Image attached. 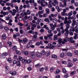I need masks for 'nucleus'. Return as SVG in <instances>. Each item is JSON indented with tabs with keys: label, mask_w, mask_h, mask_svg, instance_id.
Segmentation results:
<instances>
[{
	"label": "nucleus",
	"mask_w": 78,
	"mask_h": 78,
	"mask_svg": "<svg viewBox=\"0 0 78 78\" xmlns=\"http://www.w3.org/2000/svg\"><path fill=\"white\" fill-rule=\"evenodd\" d=\"M50 29H51L52 31L55 30V27H56V24L53 25V24L51 23L50 24Z\"/></svg>",
	"instance_id": "2"
},
{
	"label": "nucleus",
	"mask_w": 78,
	"mask_h": 78,
	"mask_svg": "<svg viewBox=\"0 0 78 78\" xmlns=\"http://www.w3.org/2000/svg\"><path fill=\"white\" fill-rule=\"evenodd\" d=\"M52 43H48V47H50V48H51V49H53V48H55V47H56V45H53V44H52Z\"/></svg>",
	"instance_id": "4"
},
{
	"label": "nucleus",
	"mask_w": 78,
	"mask_h": 78,
	"mask_svg": "<svg viewBox=\"0 0 78 78\" xmlns=\"http://www.w3.org/2000/svg\"><path fill=\"white\" fill-rule=\"evenodd\" d=\"M17 11V12L18 13H20V12H22V10L20 9H18Z\"/></svg>",
	"instance_id": "59"
},
{
	"label": "nucleus",
	"mask_w": 78,
	"mask_h": 78,
	"mask_svg": "<svg viewBox=\"0 0 78 78\" xmlns=\"http://www.w3.org/2000/svg\"><path fill=\"white\" fill-rule=\"evenodd\" d=\"M47 13H44L43 15V17H47V16H48V15L47 14Z\"/></svg>",
	"instance_id": "58"
},
{
	"label": "nucleus",
	"mask_w": 78,
	"mask_h": 78,
	"mask_svg": "<svg viewBox=\"0 0 78 78\" xmlns=\"http://www.w3.org/2000/svg\"><path fill=\"white\" fill-rule=\"evenodd\" d=\"M66 38L67 39L68 41H69V42L71 43H75V42L73 40V37H72L67 38L66 37Z\"/></svg>",
	"instance_id": "3"
},
{
	"label": "nucleus",
	"mask_w": 78,
	"mask_h": 78,
	"mask_svg": "<svg viewBox=\"0 0 78 78\" xmlns=\"http://www.w3.org/2000/svg\"><path fill=\"white\" fill-rule=\"evenodd\" d=\"M10 5L12 8H14V5H13V3H10Z\"/></svg>",
	"instance_id": "57"
},
{
	"label": "nucleus",
	"mask_w": 78,
	"mask_h": 78,
	"mask_svg": "<svg viewBox=\"0 0 78 78\" xmlns=\"http://www.w3.org/2000/svg\"><path fill=\"white\" fill-rule=\"evenodd\" d=\"M0 20H1V21H2V22H5V23L6 24H8V23H6V21H5L4 20L2 19L1 18H0Z\"/></svg>",
	"instance_id": "47"
},
{
	"label": "nucleus",
	"mask_w": 78,
	"mask_h": 78,
	"mask_svg": "<svg viewBox=\"0 0 78 78\" xmlns=\"http://www.w3.org/2000/svg\"><path fill=\"white\" fill-rule=\"evenodd\" d=\"M75 73H76V71H74L71 72V74L73 75H74V74H75Z\"/></svg>",
	"instance_id": "50"
},
{
	"label": "nucleus",
	"mask_w": 78,
	"mask_h": 78,
	"mask_svg": "<svg viewBox=\"0 0 78 78\" xmlns=\"http://www.w3.org/2000/svg\"><path fill=\"white\" fill-rule=\"evenodd\" d=\"M25 23L24 24V25L25 27H27L28 25V23H27L28 20L24 21Z\"/></svg>",
	"instance_id": "13"
},
{
	"label": "nucleus",
	"mask_w": 78,
	"mask_h": 78,
	"mask_svg": "<svg viewBox=\"0 0 78 78\" xmlns=\"http://www.w3.org/2000/svg\"><path fill=\"white\" fill-rule=\"evenodd\" d=\"M75 54L76 55H78V51H75Z\"/></svg>",
	"instance_id": "64"
},
{
	"label": "nucleus",
	"mask_w": 78,
	"mask_h": 78,
	"mask_svg": "<svg viewBox=\"0 0 78 78\" xmlns=\"http://www.w3.org/2000/svg\"><path fill=\"white\" fill-rule=\"evenodd\" d=\"M33 17L32 16H30L28 17V19L29 20H32Z\"/></svg>",
	"instance_id": "52"
},
{
	"label": "nucleus",
	"mask_w": 78,
	"mask_h": 78,
	"mask_svg": "<svg viewBox=\"0 0 78 78\" xmlns=\"http://www.w3.org/2000/svg\"><path fill=\"white\" fill-rule=\"evenodd\" d=\"M32 45V41L30 40V42L28 43L27 45V47H28V48H29V47H31Z\"/></svg>",
	"instance_id": "9"
},
{
	"label": "nucleus",
	"mask_w": 78,
	"mask_h": 78,
	"mask_svg": "<svg viewBox=\"0 0 78 78\" xmlns=\"http://www.w3.org/2000/svg\"><path fill=\"white\" fill-rule=\"evenodd\" d=\"M36 55L38 58H40L41 56V53L39 52H37L36 53Z\"/></svg>",
	"instance_id": "6"
},
{
	"label": "nucleus",
	"mask_w": 78,
	"mask_h": 78,
	"mask_svg": "<svg viewBox=\"0 0 78 78\" xmlns=\"http://www.w3.org/2000/svg\"><path fill=\"white\" fill-rule=\"evenodd\" d=\"M62 2L63 3H64L63 4L65 6H66V5H67V4L66 3H67V0H63V1Z\"/></svg>",
	"instance_id": "29"
},
{
	"label": "nucleus",
	"mask_w": 78,
	"mask_h": 78,
	"mask_svg": "<svg viewBox=\"0 0 78 78\" xmlns=\"http://www.w3.org/2000/svg\"><path fill=\"white\" fill-rule=\"evenodd\" d=\"M27 12L28 15H30V14H31V12H30L29 10H28L27 11Z\"/></svg>",
	"instance_id": "46"
},
{
	"label": "nucleus",
	"mask_w": 78,
	"mask_h": 78,
	"mask_svg": "<svg viewBox=\"0 0 78 78\" xmlns=\"http://www.w3.org/2000/svg\"><path fill=\"white\" fill-rule=\"evenodd\" d=\"M8 54L6 52H4L3 53L2 55V56H8Z\"/></svg>",
	"instance_id": "26"
},
{
	"label": "nucleus",
	"mask_w": 78,
	"mask_h": 78,
	"mask_svg": "<svg viewBox=\"0 0 78 78\" xmlns=\"http://www.w3.org/2000/svg\"><path fill=\"white\" fill-rule=\"evenodd\" d=\"M31 25L33 26V27L34 28H36V25L35 24H34L33 23L31 24Z\"/></svg>",
	"instance_id": "51"
},
{
	"label": "nucleus",
	"mask_w": 78,
	"mask_h": 78,
	"mask_svg": "<svg viewBox=\"0 0 78 78\" xmlns=\"http://www.w3.org/2000/svg\"><path fill=\"white\" fill-rule=\"evenodd\" d=\"M71 20H68L67 21L66 20H65V21H64V24H66V31H67L69 30V28H70V24L72 23Z\"/></svg>",
	"instance_id": "1"
},
{
	"label": "nucleus",
	"mask_w": 78,
	"mask_h": 78,
	"mask_svg": "<svg viewBox=\"0 0 78 78\" xmlns=\"http://www.w3.org/2000/svg\"><path fill=\"white\" fill-rule=\"evenodd\" d=\"M68 76H69V74H68L67 73L65 74V76H64V78H67V77H68Z\"/></svg>",
	"instance_id": "44"
},
{
	"label": "nucleus",
	"mask_w": 78,
	"mask_h": 78,
	"mask_svg": "<svg viewBox=\"0 0 78 78\" xmlns=\"http://www.w3.org/2000/svg\"><path fill=\"white\" fill-rule=\"evenodd\" d=\"M67 39H65L63 40V41L62 42V44H65V43L66 42H67Z\"/></svg>",
	"instance_id": "21"
},
{
	"label": "nucleus",
	"mask_w": 78,
	"mask_h": 78,
	"mask_svg": "<svg viewBox=\"0 0 78 78\" xmlns=\"http://www.w3.org/2000/svg\"><path fill=\"white\" fill-rule=\"evenodd\" d=\"M51 17H56L57 16V15L56 14H52L51 15Z\"/></svg>",
	"instance_id": "30"
},
{
	"label": "nucleus",
	"mask_w": 78,
	"mask_h": 78,
	"mask_svg": "<svg viewBox=\"0 0 78 78\" xmlns=\"http://www.w3.org/2000/svg\"><path fill=\"white\" fill-rule=\"evenodd\" d=\"M17 66H20V62H17Z\"/></svg>",
	"instance_id": "53"
},
{
	"label": "nucleus",
	"mask_w": 78,
	"mask_h": 78,
	"mask_svg": "<svg viewBox=\"0 0 78 78\" xmlns=\"http://www.w3.org/2000/svg\"><path fill=\"white\" fill-rule=\"evenodd\" d=\"M60 72H61V70L59 69H57L56 70V71L55 72V74H58Z\"/></svg>",
	"instance_id": "22"
},
{
	"label": "nucleus",
	"mask_w": 78,
	"mask_h": 78,
	"mask_svg": "<svg viewBox=\"0 0 78 78\" xmlns=\"http://www.w3.org/2000/svg\"><path fill=\"white\" fill-rule=\"evenodd\" d=\"M31 62V59H29L27 61V62L28 64L30 63Z\"/></svg>",
	"instance_id": "40"
},
{
	"label": "nucleus",
	"mask_w": 78,
	"mask_h": 78,
	"mask_svg": "<svg viewBox=\"0 0 78 78\" xmlns=\"http://www.w3.org/2000/svg\"><path fill=\"white\" fill-rule=\"evenodd\" d=\"M8 45H9V47H12V43H11V41H8Z\"/></svg>",
	"instance_id": "36"
},
{
	"label": "nucleus",
	"mask_w": 78,
	"mask_h": 78,
	"mask_svg": "<svg viewBox=\"0 0 78 78\" xmlns=\"http://www.w3.org/2000/svg\"><path fill=\"white\" fill-rule=\"evenodd\" d=\"M58 17L59 19H61L62 20H64L65 19L64 17H62L59 14H58Z\"/></svg>",
	"instance_id": "12"
},
{
	"label": "nucleus",
	"mask_w": 78,
	"mask_h": 78,
	"mask_svg": "<svg viewBox=\"0 0 78 78\" xmlns=\"http://www.w3.org/2000/svg\"><path fill=\"white\" fill-rule=\"evenodd\" d=\"M22 62L23 63V64H26V63H27V60H26L25 59H23L22 60Z\"/></svg>",
	"instance_id": "24"
},
{
	"label": "nucleus",
	"mask_w": 78,
	"mask_h": 78,
	"mask_svg": "<svg viewBox=\"0 0 78 78\" xmlns=\"http://www.w3.org/2000/svg\"><path fill=\"white\" fill-rule=\"evenodd\" d=\"M67 67H71L73 66V63H69L67 64Z\"/></svg>",
	"instance_id": "14"
},
{
	"label": "nucleus",
	"mask_w": 78,
	"mask_h": 78,
	"mask_svg": "<svg viewBox=\"0 0 78 78\" xmlns=\"http://www.w3.org/2000/svg\"><path fill=\"white\" fill-rule=\"evenodd\" d=\"M62 72L64 73H66L67 72V71H66V69H65V68H63L62 69Z\"/></svg>",
	"instance_id": "27"
},
{
	"label": "nucleus",
	"mask_w": 78,
	"mask_h": 78,
	"mask_svg": "<svg viewBox=\"0 0 78 78\" xmlns=\"http://www.w3.org/2000/svg\"><path fill=\"white\" fill-rule=\"evenodd\" d=\"M57 36H58L56 35H55L54 36V37L53 38L54 40H55V41H56V40H57V39H58V38H57Z\"/></svg>",
	"instance_id": "39"
},
{
	"label": "nucleus",
	"mask_w": 78,
	"mask_h": 78,
	"mask_svg": "<svg viewBox=\"0 0 78 78\" xmlns=\"http://www.w3.org/2000/svg\"><path fill=\"white\" fill-rule=\"evenodd\" d=\"M4 29H5V31H8V30H9V28L8 27H5L4 28Z\"/></svg>",
	"instance_id": "43"
},
{
	"label": "nucleus",
	"mask_w": 78,
	"mask_h": 78,
	"mask_svg": "<svg viewBox=\"0 0 78 78\" xmlns=\"http://www.w3.org/2000/svg\"><path fill=\"white\" fill-rule=\"evenodd\" d=\"M41 5L43 7H45V5L44 4H43V3H44L45 2V0H41Z\"/></svg>",
	"instance_id": "8"
},
{
	"label": "nucleus",
	"mask_w": 78,
	"mask_h": 78,
	"mask_svg": "<svg viewBox=\"0 0 78 78\" xmlns=\"http://www.w3.org/2000/svg\"><path fill=\"white\" fill-rule=\"evenodd\" d=\"M27 19H28V16H25L24 17V21H25V20H27Z\"/></svg>",
	"instance_id": "60"
},
{
	"label": "nucleus",
	"mask_w": 78,
	"mask_h": 78,
	"mask_svg": "<svg viewBox=\"0 0 78 78\" xmlns=\"http://www.w3.org/2000/svg\"><path fill=\"white\" fill-rule=\"evenodd\" d=\"M51 57L52 58L55 59V58H57L58 56L56 55H51Z\"/></svg>",
	"instance_id": "23"
},
{
	"label": "nucleus",
	"mask_w": 78,
	"mask_h": 78,
	"mask_svg": "<svg viewBox=\"0 0 78 78\" xmlns=\"http://www.w3.org/2000/svg\"><path fill=\"white\" fill-rule=\"evenodd\" d=\"M49 17L50 21H52L53 20V18L51 17V16H49Z\"/></svg>",
	"instance_id": "55"
},
{
	"label": "nucleus",
	"mask_w": 78,
	"mask_h": 78,
	"mask_svg": "<svg viewBox=\"0 0 78 78\" xmlns=\"http://www.w3.org/2000/svg\"><path fill=\"white\" fill-rule=\"evenodd\" d=\"M50 55V51H48L46 52L45 53V55L46 56H48Z\"/></svg>",
	"instance_id": "17"
},
{
	"label": "nucleus",
	"mask_w": 78,
	"mask_h": 78,
	"mask_svg": "<svg viewBox=\"0 0 78 78\" xmlns=\"http://www.w3.org/2000/svg\"><path fill=\"white\" fill-rule=\"evenodd\" d=\"M21 59H22V57H19V58L17 59V62H20V61H21Z\"/></svg>",
	"instance_id": "35"
},
{
	"label": "nucleus",
	"mask_w": 78,
	"mask_h": 78,
	"mask_svg": "<svg viewBox=\"0 0 78 78\" xmlns=\"http://www.w3.org/2000/svg\"><path fill=\"white\" fill-rule=\"evenodd\" d=\"M29 3H34V0H29Z\"/></svg>",
	"instance_id": "42"
},
{
	"label": "nucleus",
	"mask_w": 78,
	"mask_h": 78,
	"mask_svg": "<svg viewBox=\"0 0 78 78\" xmlns=\"http://www.w3.org/2000/svg\"><path fill=\"white\" fill-rule=\"evenodd\" d=\"M18 41H19V42H20V43L22 42H22L23 41L20 40V38L18 39Z\"/></svg>",
	"instance_id": "62"
},
{
	"label": "nucleus",
	"mask_w": 78,
	"mask_h": 78,
	"mask_svg": "<svg viewBox=\"0 0 78 78\" xmlns=\"http://www.w3.org/2000/svg\"><path fill=\"white\" fill-rule=\"evenodd\" d=\"M66 32L65 33V35L66 36H68L69 35V30L66 31Z\"/></svg>",
	"instance_id": "19"
},
{
	"label": "nucleus",
	"mask_w": 78,
	"mask_h": 78,
	"mask_svg": "<svg viewBox=\"0 0 78 78\" xmlns=\"http://www.w3.org/2000/svg\"><path fill=\"white\" fill-rule=\"evenodd\" d=\"M34 51L31 52L30 53V55L32 58H35V55H34Z\"/></svg>",
	"instance_id": "5"
},
{
	"label": "nucleus",
	"mask_w": 78,
	"mask_h": 78,
	"mask_svg": "<svg viewBox=\"0 0 78 78\" xmlns=\"http://www.w3.org/2000/svg\"><path fill=\"white\" fill-rule=\"evenodd\" d=\"M14 30H15V31H16V32H18V28H14Z\"/></svg>",
	"instance_id": "56"
},
{
	"label": "nucleus",
	"mask_w": 78,
	"mask_h": 78,
	"mask_svg": "<svg viewBox=\"0 0 78 78\" xmlns=\"http://www.w3.org/2000/svg\"><path fill=\"white\" fill-rule=\"evenodd\" d=\"M44 21L46 22H48V23H50V20L48 18H46L44 19Z\"/></svg>",
	"instance_id": "16"
},
{
	"label": "nucleus",
	"mask_w": 78,
	"mask_h": 78,
	"mask_svg": "<svg viewBox=\"0 0 78 78\" xmlns=\"http://www.w3.org/2000/svg\"><path fill=\"white\" fill-rule=\"evenodd\" d=\"M62 63L63 64H65V65H66V64H67V63L66 61H62Z\"/></svg>",
	"instance_id": "37"
},
{
	"label": "nucleus",
	"mask_w": 78,
	"mask_h": 78,
	"mask_svg": "<svg viewBox=\"0 0 78 78\" xmlns=\"http://www.w3.org/2000/svg\"><path fill=\"white\" fill-rule=\"evenodd\" d=\"M20 32L21 34H22L23 33V30H20Z\"/></svg>",
	"instance_id": "54"
},
{
	"label": "nucleus",
	"mask_w": 78,
	"mask_h": 78,
	"mask_svg": "<svg viewBox=\"0 0 78 78\" xmlns=\"http://www.w3.org/2000/svg\"><path fill=\"white\" fill-rule=\"evenodd\" d=\"M24 55H28V54H29L28 52V51H24Z\"/></svg>",
	"instance_id": "41"
},
{
	"label": "nucleus",
	"mask_w": 78,
	"mask_h": 78,
	"mask_svg": "<svg viewBox=\"0 0 78 78\" xmlns=\"http://www.w3.org/2000/svg\"><path fill=\"white\" fill-rule=\"evenodd\" d=\"M45 11L47 14H50V10L48 8H46L45 9Z\"/></svg>",
	"instance_id": "20"
},
{
	"label": "nucleus",
	"mask_w": 78,
	"mask_h": 78,
	"mask_svg": "<svg viewBox=\"0 0 78 78\" xmlns=\"http://www.w3.org/2000/svg\"><path fill=\"white\" fill-rule=\"evenodd\" d=\"M62 39L60 38L58 40V43H59L60 44H61V43H62Z\"/></svg>",
	"instance_id": "32"
},
{
	"label": "nucleus",
	"mask_w": 78,
	"mask_h": 78,
	"mask_svg": "<svg viewBox=\"0 0 78 78\" xmlns=\"http://www.w3.org/2000/svg\"><path fill=\"white\" fill-rule=\"evenodd\" d=\"M60 56L61 58H63L64 56V53H61L60 55Z\"/></svg>",
	"instance_id": "38"
},
{
	"label": "nucleus",
	"mask_w": 78,
	"mask_h": 78,
	"mask_svg": "<svg viewBox=\"0 0 78 78\" xmlns=\"http://www.w3.org/2000/svg\"><path fill=\"white\" fill-rule=\"evenodd\" d=\"M2 39L5 40L6 39V36L5 34H3L2 35Z\"/></svg>",
	"instance_id": "11"
},
{
	"label": "nucleus",
	"mask_w": 78,
	"mask_h": 78,
	"mask_svg": "<svg viewBox=\"0 0 78 78\" xmlns=\"http://www.w3.org/2000/svg\"><path fill=\"white\" fill-rule=\"evenodd\" d=\"M10 74L12 75H16L17 74V72L16 71H11L10 72Z\"/></svg>",
	"instance_id": "7"
},
{
	"label": "nucleus",
	"mask_w": 78,
	"mask_h": 78,
	"mask_svg": "<svg viewBox=\"0 0 78 78\" xmlns=\"http://www.w3.org/2000/svg\"><path fill=\"white\" fill-rule=\"evenodd\" d=\"M73 54L72 53H71L70 52H68L66 54V55L68 56H69V57H71V56H72Z\"/></svg>",
	"instance_id": "18"
},
{
	"label": "nucleus",
	"mask_w": 78,
	"mask_h": 78,
	"mask_svg": "<svg viewBox=\"0 0 78 78\" xmlns=\"http://www.w3.org/2000/svg\"><path fill=\"white\" fill-rule=\"evenodd\" d=\"M16 53L17 55H20V52L19 51L16 50Z\"/></svg>",
	"instance_id": "45"
},
{
	"label": "nucleus",
	"mask_w": 78,
	"mask_h": 78,
	"mask_svg": "<svg viewBox=\"0 0 78 78\" xmlns=\"http://www.w3.org/2000/svg\"><path fill=\"white\" fill-rule=\"evenodd\" d=\"M65 31H66V29L65 30L64 29L62 30L61 34H64V33L65 32Z\"/></svg>",
	"instance_id": "48"
},
{
	"label": "nucleus",
	"mask_w": 78,
	"mask_h": 78,
	"mask_svg": "<svg viewBox=\"0 0 78 78\" xmlns=\"http://www.w3.org/2000/svg\"><path fill=\"white\" fill-rule=\"evenodd\" d=\"M60 43H59V44H58L57 45V47H61V44H60Z\"/></svg>",
	"instance_id": "63"
},
{
	"label": "nucleus",
	"mask_w": 78,
	"mask_h": 78,
	"mask_svg": "<svg viewBox=\"0 0 78 78\" xmlns=\"http://www.w3.org/2000/svg\"><path fill=\"white\" fill-rule=\"evenodd\" d=\"M54 3H55L56 4V5H58L59 3V2H58V1H57V0H55L54 1Z\"/></svg>",
	"instance_id": "49"
},
{
	"label": "nucleus",
	"mask_w": 78,
	"mask_h": 78,
	"mask_svg": "<svg viewBox=\"0 0 78 78\" xmlns=\"http://www.w3.org/2000/svg\"><path fill=\"white\" fill-rule=\"evenodd\" d=\"M72 22L73 23H74L76 24V21H75V20H72Z\"/></svg>",
	"instance_id": "61"
},
{
	"label": "nucleus",
	"mask_w": 78,
	"mask_h": 78,
	"mask_svg": "<svg viewBox=\"0 0 78 78\" xmlns=\"http://www.w3.org/2000/svg\"><path fill=\"white\" fill-rule=\"evenodd\" d=\"M41 66V65H40L39 64H37L35 66V67L36 68H39V67H40Z\"/></svg>",
	"instance_id": "34"
},
{
	"label": "nucleus",
	"mask_w": 78,
	"mask_h": 78,
	"mask_svg": "<svg viewBox=\"0 0 78 78\" xmlns=\"http://www.w3.org/2000/svg\"><path fill=\"white\" fill-rule=\"evenodd\" d=\"M28 42V39L27 38H24L23 40L22 43L25 44Z\"/></svg>",
	"instance_id": "10"
},
{
	"label": "nucleus",
	"mask_w": 78,
	"mask_h": 78,
	"mask_svg": "<svg viewBox=\"0 0 78 78\" xmlns=\"http://www.w3.org/2000/svg\"><path fill=\"white\" fill-rule=\"evenodd\" d=\"M41 55H44L45 54V51L43 50L41 52Z\"/></svg>",
	"instance_id": "31"
},
{
	"label": "nucleus",
	"mask_w": 78,
	"mask_h": 78,
	"mask_svg": "<svg viewBox=\"0 0 78 78\" xmlns=\"http://www.w3.org/2000/svg\"><path fill=\"white\" fill-rule=\"evenodd\" d=\"M55 70V67H52L50 68V72H52L53 71Z\"/></svg>",
	"instance_id": "25"
},
{
	"label": "nucleus",
	"mask_w": 78,
	"mask_h": 78,
	"mask_svg": "<svg viewBox=\"0 0 78 78\" xmlns=\"http://www.w3.org/2000/svg\"><path fill=\"white\" fill-rule=\"evenodd\" d=\"M28 33L30 34H34V31H32V30H30L28 31Z\"/></svg>",
	"instance_id": "33"
},
{
	"label": "nucleus",
	"mask_w": 78,
	"mask_h": 78,
	"mask_svg": "<svg viewBox=\"0 0 78 78\" xmlns=\"http://www.w3.org/2000/svg\"><path fill=\"white\" fill-rule=\"evenodd\" d=\"M7 60L8 62H9V63H11V62H12V60H11V58H8Z\"/></svg>",
	"instance_id": "28"
},
{
	"label": "nucleus",
	"mask_w": 78,
	"mask_h": 78,
	"mask_svg": "<svg viewBox=\"0 0 78 78\" xmlns=\"http://www.w3.org/2000/svg\"><path fill=\"white\" fill-rule=\"evenodd\" d=\"M12 49L13 51H16V50L17 49V48L16 46L14 45L12 47Z\"/></svg>",
	"instance_id": "15"
}]
</instances>
